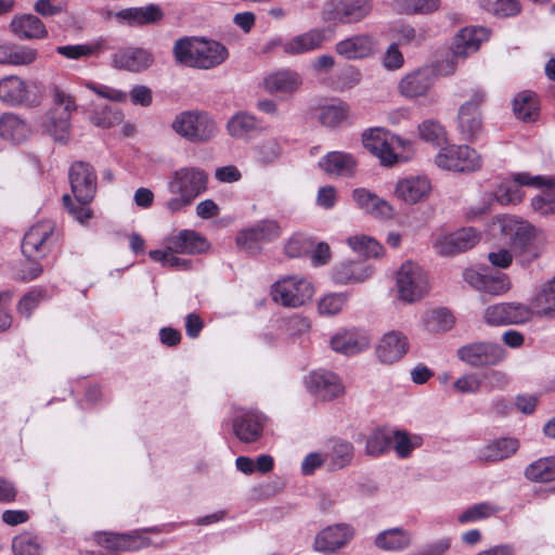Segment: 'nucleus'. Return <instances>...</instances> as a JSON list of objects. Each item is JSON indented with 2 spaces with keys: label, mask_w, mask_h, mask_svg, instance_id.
I'll use <instances>...</instances> for the list:
<instances>
[{
  "label": "nucleus",
  "mask_w": 555,
  "mask_h": 555,
  "mask_svg": "<svg viewBox=\"0 0 555 555\" xmlns=\"http://www.w3.org/2000/svg\"><path fill=\"white\" fill-rule=\"evenodd\" d=\"M173 55L177 63L210 69L221 65L229 56L228 49L220 42L204 38L185 37L175 42Z\"/></svg>",
  "instance_id": "obj_1"
},
{
  "label": "nucleus",
  "mask_w": 555,
  "mask_h": 555,
  "mask_svg": "<svg viewBox=\"0 0 555 555\" xmlns=\"http://www.w3.org/2000/svg\"><path fill=\"white\" fill-rule=\"evenodd\" d=\"M68 176L77 204L68 194L63 195V204L74 219L83 223L91 217L88 204L96 192V176L93 168L83 162H75L69 168Z\"/></svg>",
  "instance_id": "obj_2"
},
{
  "label": "nucleus",
  "mask_w": 555,
  "mask_h": 555,
  "mask_svg": "<svg viewBox=\"0 0 555 555\" xmlns=\"http://www.w3.org/2000/svg\"><path fill=\"white\" fill-rule=\"evenodd\" d=\"M207 189V175L196 167L175 170L167 182L168 192L173 195L166 203L170 212H178L190 206Z\"/></svg>",
  "instance_id": "obj_3"
},
{
  "label": "nucleus",
  "mask_w": 555,
  "mask_h": 555,
  "mask_svg": "<svg viewBox=\"0 0 555 555\" xmlns=\"http://www.w3.org/2000/svg\"><path fill=\"white\" fill-rule=\"evenodd\" d=\"M52 101L53 105L46 115L43 127L56 143L64 145L70 140L72 115L77 105L74 98L59 87L52 90Z\"/></svg>",
  "instance_id": "obj_4"
},
{
  "label": "nucleus",
  "mask_w": 555,
  "mask_h": 555,
  "mask_svg": "<svg viewBox=\"0 0 555 555\" xmlns=\"http://www.w3.org/2000/svg\"><path fill=\"white\" fill-rule=\"evenodd\" d=\"M313 294L312 283L299 274L282 276L271 286L272 300L287 308L305 306L312 299Z\"/></svg>",
  "instance_id": "obj_5"
},
{
  "label": "nucleus",
  "mask_w": 555,
  "mask_h": 555,
  "mask_svg": "<svg viewBox=\"0 0 555 555\" xmlns=\"http://www.w3.org/2000/svg\"><path fill=\"white\" fill-rule=\"evenodd\" d=\"M396 287L402 301L413 304L421 300L429 291L427 273L420 264L405 261L397 272Z\"/></svg>",
  "instance_id": "obj_6"
},
{
  "label": "nucleus",
  "mask_w": 555,
  "mask_h": 555,
  "mask_svg": "<svg viewBox=\"0 0 555 555\" xmlns=\"http://www.w3.org/2000/svg\"><path fill=\"white\" fill-rule=\"evenodd\" d=\"M171 127L175 132L191 142L208 141L217 132L215 120L207 113L198 111H185L178 114Z\"/></svg>",
  "instance_id": "obj_7"
},
{
  "label": "nucleus",
  "mask_w": 555,
  "mask_h": 555,
  "mask_svg": "<svg viewBox=\"0 0 555 555\" xmlns=\"http://www.w3.org/2000/svg\"><path fill=\"white\" fill-rule=\"evenodd\" d=\"M370 0H327L321 12L325 23L347 25L359 23L371 12Z\"/></svg>",
  "instance_id": "obj_8"
},
{
  "label": "nucleus",
  "mask_w": 555,
  "mask_h": 555,
  "mask_svg": "<svg viewBox=\"0 0 555 555\" xmlns=\"http://www.w3.org/2000/svg\"><path fill=\"white\" fill-rule=\"evenodd\" d=\"M435 164L443 169L456 172L477 171L482 166L481 155L468 145H449L441 149L435 157Z\"/></svg>",
  "instance_id": "obj_9"
},
{
  "label": "nucleus",
  "mask_w": 555,
  "mask_h": 555,
  "mask_svg": "<svg viewBox=\"0 0 555 555\" xmlns=\"http://www.w3.org/2000/svg\"><path fill=\"white\" fill-rule=\"evenodd\" d=\"M532 309L522 302H500L486 308L483 319L489 325H520L532 319Z\"/></svg>",
  "instance_id": "obj_10"
},
{
  "label": "nucleus",
  "mask_w": 555,
  "mask_h": 555,
  "mask_svg": "<svg viewBox=\"0 0 555 555\" xmlns=\"http://www.w3.org/2000/svg\"><path fill=\"white\" fill-rule=\"evenodd\" d=\"M457 357L473 367L494 366L506 358V351L499 344L478 341L459 348Z\"/></svg>",
  "instance_id": "obj_11"
},
{
  "label": "nucleus",
  "mask_w": 555,
  "mask_h": 555,
  "mask_svg": "<svg viewBox=\"0 0 555 555\" xmlns=\"http://www.w3.org/2000/svg\"><path fill=\"white\" fill-rule=\"evenodd\" d=\"M281 235L280 225L273 220H261L253 227L243 229L236 235L235 242L240 249L248 254H257L261 246Z\"/></svg>",
  "instance_id": "obj_12"
},
{
  "label": "nucleus",
  "mask_w": 555,
  "mask_h": 555,
  "mask_svg": "<svg viewBox=\"0 0 555 555\" xmlns=\"http://www.w3.org/2000/svg\"><path fill=\"white\" fill-rule=\"evenodd\" d=\"M54 224L41 221L33 225L24 235L22 251L28 259L38 260L48 255L53 243Z\"/></svg>",
  "instance_id": "obj_13"
},
{
  "label": "nucleus",
  "mask_w": 555,
  "mask_h": 555,
  "mask_svg": "<svg viewBox=\"0 0 555 555\" xmlns=\"http://www.w3.org/2000/svg\"><path fill=\"white\" fill-rule=\"evenodd\" d=\"M377 46L375 36L367 33L354 34L339 40L335 44V52L347 61H360L373 56Z\"/></svg>",
  "instance_id": "obj_14"
},
{
  "label": "nucleus",
  "mask_w": 555,
  "mask_h": 555,
  "mask_svg": "<svg viewBox=\"0 0 555 555\" xmlns=\"http://www.w3.org/2000/svg\"><path fill=\"white\" fill-rule=\"evenodd\" d=\"M546 181L542 176H531L527 172L515 173L512 180H505L499 185L494 197L502 205H516L525 196L524 185L541 186Z\"/></svg>",
  "instance_id": "obj_15"
},
{
  "label": "nucleus",
  "mask_w": 555,
  "mask_h": 555,
  "mask_svg": "<svg viewBox=\"0 0 555 555\" xmlns=\"http://www.w3.org/2000/svg\"><path fill=\"white\" fill-rule=\"evenodd\" d=\"M483 100L485 93L476 91L473 98L460 107L459 131L465 141L475 140L482 131V120L478 106Z\"/></svg>",
  "instance_id": "obj_16"
},
{
  "label": "nucleus",
  "mask_w": 555,
  "mask_h": 555,
  "mask_svg": "<svg viewBox=\"0 0 555 555\" xmlns=\"http://www.w3.org/2000/svg\"><path fill=\"white\" fill-rule=\"evenodd\" d=\"M501 233L513 249L525 251L535 235V229L528 221L515 216L500 219Z\"/></svg>",
  "instance_id": "obj_17"
},
{
  "label": "nucleus",
  "mask_w": 555,
  "mask_h": 555,
  "mask_svg": "<svg viewBox=\"0 0 555 555\" xmlns=\"http://www.w3.org/2000/svg\"><path fill=\"white\" fill-rule=\"evenodd\" d=\"M356 530L349 524H336L321 530L314 539V550L321 553H335L346 546L354 537Z\"/></svg>",
  "instance_id": "obj_18"
},
{
  "label": "nucleus",
  "mask_w": 555,
  "mask_h": 555,
  "mask_svg": "<svg viewBox=\"0 0 555 555\" xmlns=\"http://www.w3.org/2000/svg\"><path fill=\"white\" fill-rule=\"evenodd\" d=\"M308 390L318 399L330 401L344 395L345 387L340 378L328 371L312 372L306 378Z\"/></svg>",
  "instance_id": "obj_19"
},
{
  "label": "nucleus",
  "mask_w": 555,
  "mask_h": 555,
  "mask_svg": "<svg viewBox=\"0 0 555 555\" xmlns=\"http://www.w3.org/2000/svg\"><path fill=\"white\" fill-rule=\"evenodd\" d=\"M112 66L119 70L141 73L147 69L154 62L153 54L142 48L126 47L117 50L112 55Z\"/></svg>",
  "instance_id": "obj_20"
},
{
  "label": "nucleus",
  "mask_w": 555,
  "mask_h": 555,
  "mask_svg": "<svg viewBox=\"0 0 555 555\" xmlns=\"http://www.w3.org/2000/svg\"><path fill=\"white\" fill-rule=\"evenodd\" d=\"M266 416L256 411H240L233 418V433L244 443L257 441L263 431Z\"/></svg>",
  "instance_id": "obj_21"
},
{
  "label": "nucleus",
  "mask_w": 555,
  "mask_h": 555,
  "mask_svg": "<svg viewBox=\"0 0 555 555\" xmlns=\"http://www.w3.org/2000/svg\"><path fill=\"white\" fill-rule=\"evenodd\" d=\"M371 338L365 331L359 328L339 330L331 338V348L345 356H354L370 346Z\"/></svg>",
  "instance_id": "obj_22"
},
{
  "label": "nucleus",
  "mask_w": 555,
  "mask_h": 555,
  "mask_svg": "<svg viewBox=\"0 0 555 555\" xmlns=\"http://www.w3.org/2000/svg\"><path fill=\"white\" fill-rule=\"evenodd\" d=\"M435 70L422 67L403 76L398 83L399 93L408 99L424 96L435 82Z\"/></svg>",
  "instance_id": "obj_23"
},
{
  "label": "nucleus",
  "mask_w": 555,
  "mask_h": 555,
  "mask_svg": "<svg viewBox=\"0 0 555 555\" xmlns=\"http://www.w3.org/2000/svg\"><path fill=\"white\" fill-rule=\"evenodd\" d=\"M409 350V340L404 334L390 331L382 336L376 345L377 359L385 364H392L401 360Z\"/></svg>",
  "instance_id": "obj_24"
},
{
  "label": "nucleus",
  "mask_w": 555,
  "mask_h": 555,
  "mask_svg": "<svg viewBox=\"0 0 555 555\" xmlns=\"http://www.w3.org/2000/svg\"><path fill=\"white\" fill-rule=\"evenodd\" d=\"M464 279L475 289L495 296L507 293L512 287L505 273L488 274L467 270L464 272Z\"/></svg>",
  "instance_id": "obj_25"
},
{
  "label": "nucleus",
  "mask_w": 555,
  "mask_h": 555,
  "mask_svg": "<svg viewBox=\"0 0 555 555\" xmlns=\"http://www.w3.org/2000/svg\"><path fill=\"white\" fill-rule=\"evenodd\" d=\"M489 30L485 27H465L454 37L452 55L454 59H465L475 53L482 41L489 38Z\"/></svg>",
  "instance_id": "obj_26"
},
{
  "label": "nucleus",
  "mask_w": 555,
  "mask_h": 555,
  "mask_svg": "<svg viewBox=\"0 0 555 555\" xmlns=\"http://www.w3.org/2000/svg\"><path fill=\"white\" fill-rule=\"evenodd\" d=\"M327 40L325 28H312L285 41L283 51L289 55L302 54L321 49Z\"/></svg>",
  "instance_id": "obj_27"
},
{
  "label": "nucleus",
  "mask_w": 555,
  "mask_h": 555,
  "mask_svg": "<svg viewBox=\"0 0 555 555\" xmlns=\"http://www.w3.org/2000/svg\"><path fill=\"white\" fill-rule=\"evenodd\" d=\"M431 191V183L425 176L409 177L396 184V195L409 204H415L426 198Z\"/></svg>",
  "instance_id": "obj_28"
},
{
  "label": "nucleus",
  "mask_w": 555,
  "mask_h": 555,
  "mask_svg": "<svg viewBox=\"0 0 555 555\" xmlns=\"http://www.w3.org/2000/svg\"><path fill=\"white\" fill-rule=\"evenodd\" d=\"M319 167L330 176L351 177L357 168L354 157L345 152H328L319 160Z\"/></svg>",
  "instance_id": "obj_29"
},
{
  "label": "nucleus",
  "mask_w": 555,
  "mask_h": 555,
  "mask_svg": "<svg viewBox=\"0 0 555 555\" xmlns=\"http://www.w3.org/2000/svg\"><path fill=\"white\" fill-rule=\"evenodd\" d=\"M519 448L515 438H500L479 448L476 459L479 463H494L514 455Z\"/></svg>",
  "instance_id": "obj_30"
},
{
  "label": "nucleus",
  "mask_w": 555,
  "mask_h": 555,
  "mask_svg": "<svg viewBox=\"0 0 555 555\" xmlns=\"http://www.w3.org/2000/svg\"><path fill=\"white\" fill-rule=\"evenodd\" d=\"M352 198L360 209L375 218H391L393 209L391 205L366 189L353 190Z\"/></svg>",
  "instance_id": "obj_31"
},
{
  "label": "nucleus",
  "mask_w": 555,
  "mask_h": 555,
  "mask_svg": "<svg viewBox=\"0 0 555 555\" xmlns=\"http://www.w3.org/2000/svg\"><path fill=\"white\" fill-rule=\"evenodd\" d=\"M11 31L20 39H43L48 30L43 22L34 14L14 16L10 23Z\"/></svg>",
  "instance_id": "obj_32"
},
{
  "label": "nucleus",
  "mask_w": 555,
  "mask_h": 555,
  "mask_svg": "<svg viewBox=\"0 0 555 555\" xmlns=\"http://www.w3.org/2000/svg\"><path fill=\"white\" fill-rule=\"evenodd\" d=\"M166 243L169 249L180 254H198L209 247L206 238L193 230H182L176 235H170Z\"/></svg>",
  "instance_id": "obj_33"
},
{
  "label": "nucleus",
  "mask_w": 555,
  "mask_h": 555,
  "mask_svg": "<svg viewBox=\"0 0 555 555\" xmlns=\"http://www.w3.org/2000/svg\"><path fill=\"white\" fill-rule=\"evenodd\" d=\"M264 88L270 93H293L302 85L301 76L292 69H281L269 74L263 81Z\"/></svg>",
  "instance_id": "obj_34"
},
{
  "label": "nucleus",
  "mask_w": 555,
  "mask_h": 555,
  "mask_svg": "<svg viewBox=\"0 0 555 555\" xmlns=\"http://www.w3.org/2000/svg\"><path fill=\"white\" fill-rule=\"evenodd\" d=\"M27 83L17 76H8L0 80V101L15 106L28 99Z\"/></svg>",
  "instance_id": "obj_35"
},
{
  "label": "nucleus",
  "mask_w": 555,
  "mask_h": 555,
  "mask_svg": "<svg viewBox=\"0 0 555 555\" xmlns=\"http://www.w3.org/2000/svg\"><path fill=\"white\" fill-rule=\"evenodd\" d=\"M227 132L234 139H244L260 130L258 118L247 112L240 111L232 115L227 122Z\"/></svg>",
  "instance_id": "obj_36"
},
{
  "label": "nucleus",
  "mask_w": 555,
  "mask_h": 555,
  "mask_svg": "<svg viewBox=\"0 0 555 555\" xmlns=\"http://www.w3.org/2000/svg\"><path fill=\"white\" fill-rule=\"evenodd\" d=\"M372 275L370 266L363 262H343L334 271V280L340 284L361 283Z\"/></svg>",
  "instance_id": "obj_37"
},
{
  "label": "nucleus",
  "mask_w": 555,
  "mask_h": 555,
  "mask_svg": "<svg viewBox=\"0 0 555 555\" xmlns=\"http://www.w3.org/2000/svg\"><path fill=\"white\" fill-rule=\"evenodd\" d=\"M30 135L28 125L15 114L7 113L0 118V137L13 143H21Z\"/></svg>",
  "instance_id": "obj_38"
},
{
  "label": "nucleus",
  "mask_w": 555,
  "mask_h": 555,
  "mask_svg": "<svg viewBox=\"0 0 555 555\" xmlns=\"http://www.w3.org/2000/svg\"><path fill=\"white\" fill-rule=\"evenodd\" d=\"M412 542V534L399 527L379 532L374 544L384 551H401L406 548Z\"/></svg>",
  "instance_id": "obj_39"
},
{
  "label": "nucleus",
  "mask_w": 555,
  "mask_h": 555,
  "mask_svg": "<svg viewBox=\"0 0 555 555\" xmlns=\"http://www.w3.org/2000/svg\"><path fill=\"white\" fill-rule=\"evenodd\" d=\"M98 542L112 551H137L144 545V540L138 534L103 533Z\"/></svg>",
  "instance_id": "obj_40"
},
{
  "label": "nucleus",
  "mask_w": 555,
  "mask_h": 555,
  "mask_svg": "<svg viewBox=\"0 0 555 555\" xmlns=\"http://www.w3.org/2000/svg\"><path fill=\"white\" fill-rule=\"evenodd\" d=\"M117 16L127 21L130 25H146L159 21L163 16L162 10L155 4L141 8H129L121 10Z\"/></svg>",
  "instance_id": "obj_41"
},
{
  "label": "nucleus",
  "mask_w": 555,
  "mask_h": 555,
  "mask_svg": "<svg viewBox=\"0 0 555 555\" xmlns=\"http://www.w3.org/2000/svg\"><path fill=\"white\" fill-rule=\"evenodd\" d=\"M37 50L24 46L0 47V64L24 66L34 63L37 59Z\"/></svg>",
  "instance_id": "obj_42"
},
{
  "label": "nucleus",
  "mask_w": 555,
  "mask_h": 555,
  "mask_svg": "<svg viewBox=\"0 0 555 555\" xmlns=\"http://www.w3.org/2000/svg\"><path fill=\"white\" fill-rule=\"evenodd\" d=\"M325 459L332 470L341 469L351 463L353 446L345 440L332 441L330 450L325 453Z\"/></svg>",
  "instance_id": "obj_43"
},
{
  "label": "nucleus",
  "mask_w": 555,
  "mask_h": 555,
  "mask_svg": "<svg viewBox=\"0 0 555 555\" xmlns=\"http://www.w3.org/2000/svg\"><path fill=\"white\" fill-rule=\"evenodd\" d=\"M525 476L535 482H550L555 480V456L537 460L527 466Z\"/></svg>",
  "instance_id": "obj_44"
},
{
  "label": "nucleus",
  "mask_w": 555,
  "mask_h": 555,
  "mask_svg": "<svg viewBox=\"0 0 555 555\" xmlns=\"http://www.w3.org/2000/svg\"><path fill=\"white\" fill-rule=\"evenodd\" d=\"M254 160L261 166L275 163L282 153L281 145L275 138L266 139L253 146Z\"/></svg>",
  "instance_id": "obj_45"
},
{
  "label": "nucleus",
  "mask_w": 555,
  "mask_h": 555,
  "mask_svg": "<svg viewBox=\"0 0 555 555\" xmlns=\"http://www.w3.org/2000/svg\"><path fill=\"white\" fill-rule=\"evenodd\" d=\"M513 109L519 119L524 121L533 120L539 109L535 94L530 91L518 93L514 99Z\"/></svg>",
  "instance_id": "obj_46"
},
{
  "label": "nucleus",
  "mask_w": 555,
  "mask_h": 555,
  "mask_svg": "<svg viewBox=\"0 0 555 555\" xmlns=\"http://www.w3.org/2000/svg\"><path fill=\"white\" fill-rule=\"evenodd\" d=\"M391 442L397 455L401 459L409 457L412 451L420 448L423 443V438L417 435H409L403 430H396L391 436Z\"/></svg>",
  "instance_id": "obj_47"
},
{
  "label": "nucleus",
  "mask_w": 555,
  "mask_h": 555,
  "mask_svg": "<svg viewBox=\"0 0 555 555\" xmlns=\"http://www.w3.org/2000/svg\"><path fill=\"white\" fill-rule=\"evenodd\" d=\"M348 116L349 106L346 103L339 102L323 106L320 111L319 120L323 126L334 128L345 121Z\"/></svg>",
  "instance_id": "obj_48"
},
{
  "label": "nucleus",
  "mask_w": 555,
  "mask_h": 555,
  "mask_svg": "<svg viewBox=\"0 0 555 555\" xmlns=\"http://www.w3.org/2000/svg\"><path fill=\"white\" fill-rule=\"evenodd\" d=\"M14 555H41L42 546L37 535L23 532L12 540Z\"/></svg>",
  "instance_id": "obj_49"
},
{
  "label": "nucleus",
  "mask_w": 555,
  "mask_h": 555,
  "mask_svg": "<svg viewBox=\"0 0 555 555\" xmlns=\"http://www.w3.org/2000/svg\"><path fill=\"white\" fill-rule=\"evenodd\" d=\"M532 210L540 216L555 214V184L547 185L540 194L531 198Z\"/></svg>",
  "instance_id": "obj_50"
},
{
  "label": "nucleus",
  "mask_w": 555,
  "mask_h": 555,
  "mask_svg": "<svg viewBox=\"0 0 555 555\" xmlns=\"http://www.w3.org/2000/svg\"><path fill=\"white\" fill-rule=\"evenodd\" d=\"M425 323L430 332H446L452 328L454 317L447 308H439L426 315Z\"/></svg>",
  "instance_id": "obj_51"
},
{
  "label": "nucleus",
  "mask_w": 555,
  "mask_h": 555,
  "mask_svg": "<svg viewBox=\"0 0 555 555\" xmlns=\"http://www.w3.org/2000/svg\"><path fill=\"white\" fill-rule=\"evenodd\" d=\"M534 302L543 315H555V276L542 286Z\"/></svg>",
  "instance_id": "obj_52"
},
{
  "label": "nucleus",
  "mask_w": 555,
  "mask_h": 555,
  "mask_svg": "<svg viewBox=\"0 0 555 555\" xmlns=\"http://www.w3.org/2000/svg\"><path fill=\"white\" fill-rule=\"evenodd\" d=\"M420 138L428 143L440 145L447 141L444 128L436 120L427 119L418 126Z\"/></svg>",
  "instance_id": "obj_53"
},
{
  "label": "nucleus",
  "mask_w": 555,
  "mask_h": 555,
  "mask_svg": "<svg viewBox=\"0 0 555 555\" xmlns=\"http://www.w3.org/2000/svg\"><path fill=\"white\" fill-rule=\"evenodd\" d=\"M391 446V435L384 429H375L366 440V453L372 456H378L389 450Z\"/></svg>",
  "instance_id": "obj_54"
},
{
  "label": "nucleus",
  "mask_w": 555,
  "mask_h": 555,
  "mask_svg": "<svg viewBox=\"0 0 555 555\" xmlns=\"http://www.w3.org/2000/svg\"><path fill=\"white\" fill-rule=\"evenodd\" d=\"M347 301V293H331L320 299L318 309L321 314L335 315L344 309Z\"/></svg>",
  "instance_id": "obj_55"
},
{
  "label": "nucleus",
  "mask_w": 555,
  "mask_h": 555,
  "mask_svg": "<svg viewBox=\"0 0 555 555\" xmlns=\"http://www.w3.org/2000/svg\"><path fill=\"white\" fill-rule=\"evenodd\" d=\"M122 115L119 111L113 109L108 105L96 107L90 116V120L98 127L109 128L121 121Z\"/></svg>",
  "instance_id": "obj_56"
},
{
  "label": "nucleus",
  "mask_w": 555,
  "mask_h": 555,
  "mask_svg": "<svg viewBox=\"0 0 555 555\" xmlns=\"http://www.w3.org/2000/svg\"><path fill=\"white\" fill-rule=\"evenodd\" d=\"M499 509L488 502L475 504L459 515V522L467 524L488 518L494 515Z\"/></svg>",
  "instance_id": "obj_57"
},
{
  "label": "nucleus",
  "mask_w": 555,
  "mask_h": 555,
  "mask_svg": "<svg viewBox=\"0 0 555 555\" xmlns=\"http://www.w3.org/2000/svg\"><path fill=\"white\" fill-rule=\"evenodd\" d=\"M433 246L437 254L441 256H452L463 253L454 232H441L434 238Z\"/></svg>",
  "instance_id": "obj_58"
},
{
  "label": "nucleus",
  "mask_w": 555,
  "mask_h": 555,
  "mask_svg": "<svg viewBox=\"0 0 555 555\" xmlns=\"http://www.w3.org/2000/svg\"><path fill=\"white\" fill-rule=\"evenodd\" d=\"M314 243L301 233L294 234L285 244V253L288 257L296 258L313 250Z\"/></svg>",
  "instance_id": "obj_59"
},
{
  "label": "nucleus",
  "mask_w": 555,
  "mask_h": 555,
  "mask_svg": "<svg viewBox=\"0 0 555 555\" xmlns=\"http://www.w3.org/2000/svg\"><path fill=\"white\" fill-rule=\"evenodd\" d=\"M101 48L100 43L96 44H68L60 46L56 48V52L69 60H79L96 54Z\"/></svg>",
  "instance_id": "obj_60"
},
{
  "label": "nucleus",
  "mask_w": 555,
  "mask_h": 555,
  "mask_svg": "<svg viewBox=\"0 0 555 555\" xmlns=\"http://www.w3.org/2000/svg\"><path fill=\"white\" fill-rule=\"evenodd\" d=\"M178 253L168 248V243H166L165 249H155L150 251V257L157 262L163 263L164 266H168L171 268H182L188 269L190 261L177 256Z\"/></svg>",
  "instance_id": "obj_61"
},
{
  "label": "nucleus",
  "mask_w": 555,
  "mask_h": 555,
  "mask_svg": "<svg viewBox=\"0 0 555 555\" xmlns=\"http://www.w3.org/2000/svg\"><path fill=\"white\" fill-rule=\"evenodd\" d=\"M481 4L490 13L499 16H511L519 12L517 0H481Z\"/></svg>",
  "instance_id": "obj_62"
},
{
  "label": "nucleus",
  "mask_w": 555,
  "mask_h": 555,
  "mask_svg": "<svg viewBox=\"0 0 555 555\" xmlns=\"http://www.w3.org/2000/svg\"><path fill=\"white\" fill-rule=\"evenodd\" d=\"M362 79L361 72L352 66L348 65L344 67L337 75L336 79V89L338 90H349L354 88L360 83Z\"/></svg>",
  "instance_id": "obj_63"
},
{
  "label": "nucleus",
  "mask_w": 555,
  "mask_h": 555,
  "mask_svg": "<svg viewBox=\"0 0 555 555\" xmlns=\"http://www.w3.org/2000/svg\"><path fill=\"white\" fill-rule=\"evenodd\" d=\"M389 131H386L383 128H373L365 130L362 133V142L364 147L370 151L372 154L375 151H379L383 144L387 143V135Z\"/></svg>",
  "instance_id": "obj_64"
}]
</instances>
